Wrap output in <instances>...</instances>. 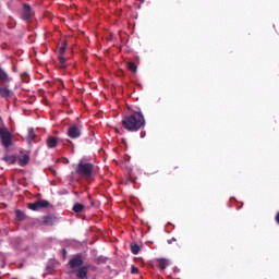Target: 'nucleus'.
I'll use <instances>...</instances> for the list:
<instances>
[{
	"mask_svg": "<svg viewBox=\"0 0 279 279\" xmlns=\"http://www.w3.org/2000/svg\"><path fill=\"white\" fill-rule=\"evenodd\" d=\"M34 138H36V133L34 132V128H29L27 136L28 143L32 144V141H34Z\"/></svg>",
	"mask_w": 279,
	"mask_h": 279,
	"instance_id": "16",
	"label": "nucleus"
},
{
	"mask_svg": "<svg viewBox=\"0 0 279 279\" xmlns=\"http://www.w3.org/2000/svg\"><path fill=\"white\" fill-rule=\"evenodd\" d=\"M40 208H49V201H43V199H39L35 203H28L27 204V209L28 210H40Z\"/></svg>",
	"mask_w": 279,
	"mask_h": 279,
	"instance_id": "7",
	"label": "nucleus"
},
{
	"mask_svg": "<svg viewBox=\"0 0 279 279\" xmlns=\"http://www.w3.org/2000/svg\"><path fill=\"white\" fill-rule=\"evenodd\" d=\"M76 173L81 178H84L85 180H89V178H93V171H95V165L90 162H80L76 166Z\"/></svg>",
	"mask_w": 279,
	"mask_h": 279,
	"instance_id": "3",
	"label": "nucleus"
},
{
	"mask_svg": "<svg viewBox=\"0 0 279 279\" xmlns=\"http://www.w3.org/2000/svg\"><path fill=\"white\" fill-rule=\"evenodd\" d=\"M59 64L60 69H66V59L64 58V56H59Z\"/></svg>",
	"mask_w": 279,
	"mask_h": 279,
	"instance_id": "18",
	"label": "nucleus"
},
{
	"mask_svg": "<svg viewBox=\"0 0 279 279\" xmlns=\"http://www.w3.org/2000/svg\"><path fill=\"white\" fill-rule=\"evenodd\" d=\"M178 241L175 238H171L170 240H168V243L171 244L173 242Z\"/></svg>",
	"mask_w": 279,
	"mask_h": 279,
	"instance_id": "24",
	"label": "nucleus"
},
{
	"mask_svg": "<svg viewBox=\"0 0 279 279\" xmlns=\"http://www.w3.org/2000/svg\"><path fill=\"white\" fill-rule=\"evenodd\" d=\"M32 16H34V11H32V5L27 3H23V10L21 14L22 21L29 23V21H32Z\"/></svg>",
	"mask_w": 279,
	"mask_h": 279,
	"instance_id": "6",
	"label": "nucleus"
},
{
	"mask_svg": "<svg viewBox=\"0 0 279 279\" xmlns=\"http://www.w3.org/2000/svg\"><path fill=\"white\" fill-rule=\"evenodd\" d=\"M63 256H66V248H63Z\"/></svg>",
	"mask_w": 279,
	"mask_h": 279,
	"instance_id": "25",
	"label": "nucleus"
},
{
	"mask_svg": "<svg viewBox=\"0 0 279 279\" xmlns=\"http://www.w3.org/2000/svg\"><path fill=\"white\" fill-rule=\"evenodd\" d=\"M68 265L72 269L70 274H74L77 279H88V265H84L82 253L74 255Z\"/></svg>",
	"mask_w": 279,
	"mask_h": 279,
	"instance_id": "2",
	"label": "nucleus"
},
{
	"mask_svg": "<svg viewBox=\"0 0 279 279\" xmlns=\"http://www.w3.org/2000/svg\"><path fill=\"white\" fill-rule=\"evenodd\" d=\"M21 80L22 82H24V84H29V74L24 72L23 74H21Z\"/></svg>",
	"mask_w": 279,
	"mask_h": 279,
	"instance_id": "19",
	"label": "nucleus"
},
{
	"mask_svg": "<svg viewBox=\"0 0 279 279\" xmlns=\"http://www.w3.org/2000/svg\"><path fill=\"white\" fill-rule=\"evenodd\" d=\"M84 208H85L84 204H82V203H75V204L73 205L72 210H73L74 213L80 214V213H84Z\"/></svg>",
	"mask_w": 279,
	"mask_h": 279,
	"instance_id": "13",
	"label": "nucleus"
},
{
	"mask_svg": "<svg viewBox=\"0 0 279 279\" xmlns=\"http://www.w3.org/2000/svg\"><path fill=\"white\" fill-rule=\"evenodd\" d=\"M158 267L161 271H165L167 269V266L169 265V259L167 258H158Z\"/></svg>",
	"mask_w": 279,
	"mask_h": 279,
	"instance_id": "12",
	"label": "nucleus"
},
{
	"mask_svg": "<svg viewBox=\"0 0 279 279\" xmlns=\"http://www.w3.org/2000/svg\"><path fill=\"white\" fill-rule=\"evenodd\" d=\"M66 134L69 138H80V136H82V124H71Z\"/></svg>",
	"mask_w": 279,
	"mask_h": 279,
	"instance_id": "5",
	"label": "nucleus"
},
{
	"mask_svg": "<svg viewBox=\"0 0 279 279\" xmlns=\"http://www.w3.org/2000/svg\"><path fill=\"white\" fill-rule=\"evenodd\" d=\"M96 263H97L98 265H104V263H106V257L100 256V257L96 258Z\"/></svg>",
	"mask_w": 279,
	"mask_h": 279,
	"instance_id": "22",
	"label": "nucleus"
},
{
	"mask_svg": "<svg viewBox=\"0 0 279 279\" xmlns=\"http://www.w3.org/2000/svg\"><path fill=\"white\" fill-rule=\"evenodd\" d=\"M126 66L131 71V73H136V71H138V66H136V63L132 61L126 62Z\"/></svg>",
	"mask_w": 279,
	"mask_h": 279,
	"instance_id": "14",
	"label": "nucleus"
},
{
	"mask_svg": "<svg viewBox=\"0 0 279 279\" xmlns=\"http://www.w3.org/2000/svg\"><path fill=\"white\" fill-rule=\"evenodd\" d=\"M12 95H13V92L12 89L8 88V86L0 87V97H2V99H8L12 97Z\"/></svg>",
	"mask_w": 279,
	"mask_h": 279,
	"instance_id": "9",
	"label": "nucleus"
},
{
	"mask_svg": "<svg viewBox=\"0 0 279 279\" xmlns=\"http://www.w3.org/2000/svg\"><path fill=\"white\" fill-rule=\"evenodd\" d=\"M65 51H66V43H64L63 46L60 47L59 56H64Z\"/></svg>",
	"mask_w": 279,
	"mask_h": 279,
	"instance_id": "21",
	"label": "nucleus"
},
{
	"mask_svg": "<svg viewBox=\"0 0 279 279\" xmlns=\"http://www.w3.org/2000/svg\"><path fill=\"white\" fill-rule=\"evenodd\" d=\"M0 141L4 149L12 147V133L5 126L0 128Z\"/></svg>",
	"mask_w": 279,
	"mask_h": 279,
	"instance_id": "4",
	"label": "nucleus"
},
{
	"mask_svg": "<svg viewBox=\"0 0 279 279\" xmlns=\"http://www.w3.org/2000/svg\"><path fill=\"white\" fill-rule=\"evenodd\" d=\"M56 220H57L56 216H44L41 218V223L44 226H53V223H56Z\"/></svg>",
	"mask_w": 279,
	"mask_h": 279,
	"instance_id": "10",
	"label": "nucleus"
},
{
	"mask_svg": "<svg viewBox=\"0 0 279 279\" xmlns=\"http://www.w3.org/2000/svg\"><path fill=\"white\" fill-rule=\"evenodd\" d=\"M131 252H132V254H138L141 252V246H138V244H136V243H132Z\"/></svg>",
	"mask_w": 279,
	"mask_h": 279,
	"instance_id": "17",
	"label": "nucleus"
},
{
	"mask_svg": "<svg viewBox=\"0 0 279 279\" xmlns=\"http://www.w3.org/2000/svg\"><path fill=\"white\" fill-rule=\"evenodd\" d=\"M28 162H29V154L25 153V150H21L19 156L20 167H27Z\"/></svg>",
	"mask_w": 279,
	"mask_h": 279,
	"instance_id": "8",
	"label": "nucleus"
},
{
	"mask_svg": "<svg viewBox=\"0 0 279 279\" xmlns=\"http://www.w3.org/2000/svg\"><path fill=\"white\" fill-rule=\"evenodd\" d=\"M5 160L9 162V165H14V162H16V156H8L5 157Z\"/></svg>",
	"mask_w": 279,
	"mask_h": 279,
	"instance_id": "20",
	"label": "nucleus"
},
{
	"mask_svg": "<svg viewBox=\"0 0 279 279\" xmlns=\"http://www.w3.org/2000/svg\"><path fill=\"white\" fill-rule=\"evenodd\" d=\"M46 145L49 147V149L56 148L58 146V137L49 136L46 141Z\"/></svg>",
	"mask_w": 279,
	"mask_h": 279,
	"instance_id": "11",
	"label": "nucleus"
},
{
	"mask_svg": "<svg viewBox=\"0 0 279 279\" xmlns=\"http://www.w3.org/2000/svg\"><path fill=\"white\" fill-rule=\"evenodd\" d=\"M131 274H138V269L135 266H132Z\"/></svg>",
	"mask_w": 279,
	"mask_h": 279,
	"instance_id": "23",
	"label": "nucleus"
},
{
	"mask_svg": "<svg viewBox=\"0 0 279 279\" xmlns=\"http://www.w3.org/2000/svg\"><path fill=\"white\" fill-rule=\"evenodd\" d=\"M15 216H16L17 221H25V219H26L25 213H23L21 209H17L15 211Z\"/></svg>",
	"mask_w": 279,
	"mask_h": 279,
	"instance_id": "15",
	"label": "nucleus"
},
{
	"mask_svg": "<svg viewBox=\"0 0 279 279\" xmlns=\"http://www.w3.org/2000/svg\"><path fill=\"white\" fill-rule=\"evenodd\" d=\"M145 116H143L141 111H133L122 119V128H124L126 132H138V130L145 128Z\"/></svg>",
	"mask_w": 279,
	"mask_h": 279,
	"instance_id": "1",
	"label": "nucleus"
}]
</instances>
